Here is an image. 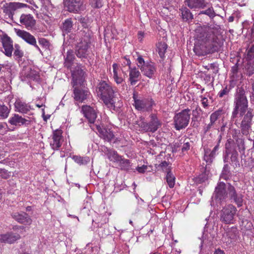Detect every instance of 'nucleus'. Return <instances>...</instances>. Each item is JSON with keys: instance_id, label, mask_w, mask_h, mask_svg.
Masks as SVG:
<instances>
[{"instance_id": "nucleus-21", "label": "nucleus", "mask_w": 254, "mask_h": 254, "mask_svg": "<svg viewBox=\"0 0 254 254\" xmlns=\"http://www.w3.org/2000/svg\"><path fill=\"white\" fill-rule=\"evenodd\" d=\"M74 87L73 94L74 99L79 102H83L89 95V91L86 89H82L77 86Z\"/></svg>"}, {"instance_id": "nucleus-40", "label": "nucleus", "mask_w": 254, "mask_h": 254, "mask_svg": "<svg viewBox=\"0 0 254 254\" xmlns=\"http://www.w3.org/2000/svg\"><path fill=\"white\" fill-rule=\"evenodd\" d=\"M118 162H120V166L121 168V169L126 171H128L131 169V163L129 160L125 159L123 158L122 157L121 160Z\"/></svg>"}, {"instance_id": "nucleus-63", "label": "nucleus", "mask_w": 254, "mask_h": 254, "mask_svg": "<svg viewBox=\"0 0 254 254\" xmlns=\"http://www.w3.org/2000/svg\"><path fill=\"white\" fill-rule=\"evenodd\" d=\"M147 169L148 167L146 165H143L141 167H138L136 170L140 173H143L147 171Z\"/></svg>"}, {"instance_id": "nucleus-5", "label": "nucleus", "mask_w": 254, "mask_h": 254, "mask_svg": "<svg viewBox=\"0 0 254 254\" xmlns=\"http://www.w3.org/2000/svg\"><path fill=\"white\" fill-rule=\"evenodd\" d=\"M234 141L229 139H228L225 144V150L223 154V161L224 163H229L233 166L237 167L239 166V161L238 159L239 154L235 148V146H232V143Z\"/></svg>"}, {"instance_id": "nucleus-28", "label": "nucleus", "mask_w": 254, "mask_h": 254, "mask_svg": "<svg viewBox=\"0 0 254 254\" xmlns=\"http://www.w3.org/2000/svg\"><path fill=\"white\" fill-rule=\"evenodd\" d=\"M140 68L142 73L149 78L152 76L156 70L152 64H141Z\"/></svg>"}, {"instance_id": "nucleus-56", "label": "nucleus", "mask_w": 254, "mask_h": 254, "mask_svg": "<svg viewBox=\"0 0 254 254\" xmlns=\"http://www.w3.org/2000/svg\"><path fill=\"white\" fill-rule=\"evenodd\" d=\"M245 68L247 71V74L249 76L254 73V64H245Z\"/></svg>"}, {"instance_id": "nucleus-9", "label": "nucleus", "mask_w": 254, "mask_h": 254, "mask_svg": "<svg viewBox=\"0 0 254 254\" xmlns=\"http://www.w3.org/2000/svg\"><path fill=\"white\" fill-rule=\"evenodd\" d=\"M134 105L136 110L143 112H149L152 110V106L155 104L151 98L137 99L134 94L133 96Z\"/></svg>"}, {"instance_id": "nucleus-42", "label": "nucleus", "mask_w": 254, "mask_h": 254, "mask_svg": "<svg viewBox=\"0 0 254 254\" xmlns=\"http://www.w3.org/2000/svg\"><path fill=\"white\" fill-rule=\"evenodd\" d=\"M114 78L116 82L119 84L124 81V78L118 72V64H113Z\"/></svg>"}, {"instance_id": "nucleus-12", "label": "nucleus", "mask_w": 254, "mask_h": 254, "mask_svg": "<svg viewBox=\"0 0 254 254\" xmlns=\"http://www.w3.org/2000/svg\"><path fill=\"white\" fill-rule=\"evenodd\" d=\"M215 199L222 202L228 197V191H227V185L221 182L217 184L215 187L213 194Z\"/></svg>"}, {"instance_id": "nucleus-2", "label": "nucleus", "mask_w": 254, "mask_h": 254, "mask_svg": "<svg viewBox=\"0 0 254 254\" xmlns=\"http://www.w3.org/2000/svg\"><path fill=\"white\" fill-rule=\"evenodd\" d=\"M98 94L107 107L111 110L117 111L122 106V102L115 97V91L112 87L105 81L101 82L98 87Z\"/></svg>"}, {"instance_id": "nucleus-59", "label": "nucleus", "mask_w": 254, "mask_h": 254, "mask_svg": "<svg viewBox=\"0 0 254 254\" xmlns=\"http://www.w3.org/2000/svg\"><path fill=\"white\" fill-rule=\"evenodd\" d=\"M168 164H169L168 162H167L166 161H164L158 165V167L161 168L163 171H166L167 172L169 170L167 169H169V170H171L170 168H167Z\"/></svg>"}, {"instance_id": "nucleus-45", "label": "nucleus", "mask_w": 254, "mask_h": 254, "mask_svg": "<svg viewBox=\"0 0 254 254\" xmlns=\"http://www.w3.org/2000/svg\"><path fill=\"white\" fill-rule=\"evenodd\" d=\"M215 158L214 156H212L211 154L210 153V149L204 148V160L205 161L207 167H209L213 161V159Z\"/></svg>"}, {"instance_id": "nucleus-51", "label": "nucleus", "mask_w": 254, "mask_h": 254, "mask_svg": "<svg viewBox=\"0 0 254 254\" xmlns=\"http://www.w3.org/2000/svg\"><path fill=\"white\" fill-rule=\"evenodd\" d=\"M14 57L16 60L19 59L23 56V52L20 49V46L18 44L14 45Z\"/></svg>"}, {"instance_id": "nucleus-64", "label": "nucleus", "mask_w": 254, "mask_h": 254, "mask_svg": "<svg viewBox=\"0 0 254 254\" xmlns=\"http://www.w3.org/2000/svg\"><path fill=\"white\" fill-rule=\"evenodd\" d=\"M190 143L189 142L185 143L182 147V151L185 152L189 150L190 149Z\"/></svg>"}, {"instance_id": "nucleus-18", "label": "nucleus", "mask_w": 254, "mask_h": 254, "mask_svg": "<svg viewBox=\"0 0 254 254\" xmlns=\"http://www.w3.org/2000/svg\"><path fill=\"white\" fill-rule=\"evenodd\" d=\"M11 217L17 222L24 224L30 225L32 220L29 215L24 212H13L11 214Z\"/></svg>"}, {"instance_id": "nucleus-30", "label": "nucleus", "mask_w": 254, "mask_h": 254, "mask_svg": "<svg viewBox=\"0 0 254 254\" xmlns=\"http://www.w3.org/2000/svg\"><path fill=\"white\" fill-rule=\"evenodd\" d=\"M210 175L209 167H207V165H205V168H203L202 173L196 178V182L198 183L204 182L208 180V178L210 177Z\"/></svg>"}, {"instance_id": "nucleus-10", "label": "nucleus", "mask_w": 254, "mask_h": 254, "mask_svg": "<svg viewBox=\"0 0 254 254\" xmlns=\"http://www.w3.org/2000/svg\"><path fill=\"white\" fill-rule=\"evenodd\" d=\"M227 191H228V197L231 202L235 203L238 207L243 205L244 201V195L240 192H238L235 187L231 184H227Z\"/></svg>"}, {"instance_id": "nucleus-47", "label": "nucleus", "mask_w": 254, "mask_h": 254, "mask_svg": "<svg viewBox=\"0 0 254 254\" xmlns=\"http://www.w3.org/2000/svg\"><path fill=\"white\" fill-rule=\"evenodd\" d=\"M204 69L203 72L206 74L207 71H210V72L216 74L218 72V67L217 64H207L203 66Z\"/></svg>"}, {"instance_id": "nucleus-27", "label": "nucleus", "mask_w": 254, "mask_h": 254, "mask_svg": "<svg viewBox=\"0 0 254 254\" xmlns=\"http://www.w3.org/2000/svg\"><path fill=\"white\" fill-rule=\"evenodd\" d=\"M14 106L17 111L25 114L29 112L31 109L30 105L19 100L16 101Z\"/></svg>"}, {"instance_id": "nucleus-49", "label": "nucleus", "mask_w": 254, "mask_h": 254, "mask_svg": "<svg viewBox=\"0 0 254 254\" xmlns=\"http://www.w3.org/2000/svg\"><path fill=\"white\" fill-rule=\"evenodd\" d=\"M205 14L208 15L211 19L213 18L215 15V12L212 7H210L205 10H202L199 13V15Z\"/></svg>"}, {"instance_id": "nucleus-34", "label": "nucleus", "mask_w": 254, "mask_h": 254, "mask_svg": "<svg viewBox=\"0 0 254 254\" xmlns=\"http://www.w3.org/2000/svg\"><path fill=\"white\" fill-rule=\"evenodd\" d=\"M252 123L250 121L242 120L241 124V132L244 135H248L251 129Z\"/></svg>"}, {"instance_id": "nucleus-7", "label": "nucleus", "mask_w": 254, "mask_h": 254, "mask_svg": "<svg viewBox=\"0 0 254 254\" xmlns=\"http://www.w3.org/2000/svg\"><path fill=\"white\" fill-rule=\"evenodd\" d=\"M237 212V208L232 204L226 205L220 211V221L226 224H234Z\"/></svg>"}, {"instance_id": "nucleus-6", "label": "nucleus", "mask_w": 254, "mask_h": 254, "mask_svg": "<svg viewBox=\"0 0 254 254\" xmlns=\"http://www.w3.org/2000/svg\"><path fill=\"white\" fill-rule=\"evenodd\" d=\"M190 110L185 109L175 114L173 118V124L177 130L185 128L189 125L190 119Z\"/></svg>"}, {"instance_id": "nucleus-60", "label": "nucleus", "mask_w": 254, "mask_h": 254, "mask_svg": "<svg viewBox=\"0 0 254 254\" xmlns=\"http://www.w3.org/2000/svg\"><path fill=\"white\" fill-rule=\"evenodd\" d=\"M140 127L143 129V130H145V131L150 132V127L148 123L142 122L141 124Z\"/></svg>"}, {"instance_id": "nucleus-8", "label": "nucleus", "mask_w": 254, "mask_h": 254, "mask_svg": "<svg viewBox=\"0 0 254 254\" xmlns=\"http://www.w3.org/2000/svg\"><path fill=\"white\" fill-rule=\"evenodd\" d=\"M74 64H66L67 68L69 69L72 77L73 87L81 86L83 84L85 78V72L84 69L80 66L77 65L75 67H73Z\"/></svg>"}, {"instance_id": "nucleus-14", "label": "nucleus", "mask_w": 254, "mask_h": 254, "mask_svg": "<svg viewBox=\"0 0 254 254\" xmlns=\"http://www.w3.org/2000/svg\"><path fill=\"white\" fill-rule=\"evenodd\" d=\"M64 3L69 12H78L84 9L83 0H64Z\"/></svg>"}, {"instance_id": "nucleus-43", "label": "nucleus", "mask_w": 254, "mask_h": 254, "mask_svg": "<svg viewBox=\"0 0 254 254\" xmlns=\"http://www.w3.org/2000/svg\"><path fill=\"white\" fill-rule=\"evenodd\" d=\"M73 160L79 165H85L89 162L90 159L88 157H81L80 156L73 155Z\"/></svg>"}, {"instance_id": "nucleus-29", "label": "nucleus", "mask_w": 254, "mask_h": 254, "mask_svg": "<svg viewBox=\"0 0 254 254\" xmlns=\"http://www.w3.org/2000/svg\"><path fill=\"white\" fill-rule=\"evenodd\" d=\"M18 7L17 3L15 2H9L3 5V12L7 14L9 17H12L14 11Z\"/></svg>"}, {"instance_id": "nucleus-57", "label": "nucleus", "mask_w": 254, "mask_h": 254, "mask_svg": "<svg viewBox=\"0 0 254 254\" xmlns=\"http://www.w3.org/2000/svg\"><path fill=\"white\" fill-rule=\"evenodd\" d=\"M222 136L221 135H220L219 137V139L218 140V142L217 145L215 146V147L213 148L212 150H211L210 149V153L211 154L212 156H215L216 155V152L218 150L219 146V143L221 140Z\"/></svg>"}, {"instance_id": "nucleus-36", "label": "nucleus", "mask_w": 254, "mask_h": 254, "mask_svg": "<svg viewBox=\"0 0 254 254\" xmlns=\"http://www.w3.org/2000/svg\"><path fill=\"white\" fill-rule=\"evenodd\" d=\"M73 23L70 18L64 20L63 24L62 30L64 33H69L72 29Z\"/></svg>"}, {"instance_id": "nucleus-41", "label": "nucleus", "mask_w": 254, "mask_h": 254, "mask_svg": "<svg viewBox=\"0 0 254 254\" xmlns=\"http://www.w3.org/2000/svg\"><path fill=\"white\" fill-rule=\"evenodd\" d=\"M166 181L170 188H174L175 183V177L171 172V170H168L166 176Z\"/></svg>"}, {"instance_id": "nucleus-62", "label": "nucleus", "mask_w": 254, "mask_h": 254, "mask_svg": "<svg viewBox=\"0 0 254 254\" xmlns=\"http://www.w3.org/2000/svg\"><path fill=\"white\" fill-rule=\"evenodd\" d=\"M111 32L110 34V37L112 39H117V35H118V32L117 30L114 27H112L111 29Z\"/></svg>"}, {"instance_id": "nucleus-61", "label": "nucleus", "mask_w": 254, "mask_h": 254, "mask_svg": "<svg viewBox=\"0 0 254 254\" xmlns=\"http://www.w3.org/2000/svg\"><path fill=\"white\" fill-rule=\"evenodd\" d=\"M39 43L41 45L43 46V47H45L46 48H47L49 47V43L46 39H44V38L40 39L39 40Z\"/></svg>"}, {"instance_id": "nucleus-50", "label": "nucleus", "mask_w": 254, "mask_h": 254, "mask_svg": "<svg viewBox=\"0 0 254 254\" xmlns=\"http://www.w3.org/2000/svg\"><path fill=\"white\" fill-rule=\"evenodd\" d=\"M109 158L111 159H114L115 161L118 162L121 160L122 156H120L117 151L114 150H109Z\"/></svg>"}, {"instance_id": "nucleus-26", "label": "nucleus", "mask_w": 254, "mask_h": 254, "mask_svg": "<svg viewBox=\"0 0 254 254\" xmlns=\"http://www.w3.org/2000/svg\"><path fill=\"white\" fill-rule=\"evenodd\" d=\"M150 120L148 122L150 127V132H154L161 126V123L157 118L155 114H152L150 115Z\"/></svg>"}, {"instance_id": "nucleus-39", "label": "nucleus", "mask_w": 254, "mask_h": 254, "mask_svg": "<svg viewBox=\"0 0 254 254\" xmlns=\"http://www.w3.org/2000/svg\"><path fill=\"white\" fill-rule=\"evenodd\" d=\"M158 54L162 59L165 57V54L168 48L167 45L164 42H159L157 45Z\"/></svg>"}, {"instance_id": "nucleus-24", "label": "nucleus", "mask_w": 254, "mask_h": 254, "mask_svg": "<svg viewBox=\"0 0 254 254\" xmlns=\"http://www.w3.org/2000/svg\"><path fill=\"white\" fill-rule=\"evenodd\" d=\"M185 4L191 9H202L207 6L205 0H185Z\"/></svg>"}, {"instance_id": "nucleus-1", "label": "nucleus", "mask_w": 254, "mask_h": 254, "mask_svg": "<svg viewBox=\"0 0 254 254\" xmlns=\"http://www.w3.org/2000/svg\"><path fill=\"white\" fill-rule=\"evenodd\" d=\"M223 44L220 26L210 23L201 28L195 42L193 51L197 56H203L219 50Z\"/></svg>"}, {"instance_id": "nucleus-48", "label": "nucleus", "mask_w": 254, "mask_h": 254, "mask_svg": "<svg viewBox=\"0 0 254 254\" xmlns=\"http://www.w3.org/2000/svg\"><path fill=\"white\" fill-rule=\"evenodd\" d=\"M8 244L14 243L16 241L20 238V236L17 233L9 232L6 233Z\"/></svg>"}, {"instance_id": "nucleus-16", "label": "nucleus", "mask_w": 254, "mask_h": 254, "mask_svg": "<svg viewBox=\"0 0 254 254\" xmlns=\"http://www.w3.org/2000/svg\"><path fill=\"white\" fill-rule=\"evenodd\" d=\"M3 51L2 52L7 57H11L13 50V42L6 34L2 35L0 38Z\"/></svg>"}, {"instance_id": "nucleus-32", "label": "nucleus", "mask_w": 254, "mask_h": 254, "mask_svg": "<svg viewBox=\"0 0 254 254\" xmlns=\"http://www.w3.org/2000/svg\"><path fill=\"white\" fill-rule=\"evenodd\" d=\"M235 84L233 81H231L229 84L226 85L225 87L221 90L218 93V96L219 98H223L225 96L228 95L230 91L234 87Z\"/></svg>"}, {"instance_id": "nucleus-37", "label": "nucleus", "mask_w": 254, "mask_h": 254, "mask_svg": "<svg viewBox=\"0 0 254 254\" xmlns=\"http://www.w3.org/2000/svg\"><path fill=\"white\" fill-rule=\"evenodd\" d=\"M231 174L230 167L228 164L226 163L224 165L220 178L222 179L228 180L231 177Z\"/></svg>"}, {"instance_id": "nucleus-44", "label": "nucleus", "mask_w": 254, "mask_h": 254, "mask_svg": "<svg viewBox=\"0 0 254 254\" xmlns=\"http://www.w3.org/2000/svg\"><path fill=\"white\" fill-rule=\"evenodd\" d=\"M227 235L232 240H236L239 236V231L236 227L231 228L228 232Z\"/></svg>"}, {"instance_id": "nucleus-25", "label": "nucleus", "mask_w": 254, "mask_h": 254, "mask_svg": "<svg viewBox=\"0 0 254 254\" xmlns=\"http://www.w3.org/2000/svg\"><path fill=\"white\" fill-rule=\"evenodd\" d=\"M20 22L24 25L27 29H29L34 26L35 20L30 14H22L20 18Z\"/></svg>"}, {"instance_id": "nucleus-22", "label": "nucleus", "mask_w": 254, "mask_h": 254, "mask_svg": "<svg viewBox=\"0 0 254 254\" xmlns=\"http://www.w3.org/2000/svg\"><path fill=\"white\" fill-rule=\"evenodd\" d=\"M95 129H96L100 134L101 137L105 140L111 141L114 137V134L110 129L103 128L99 124L97 123L95 126Z\"/></svg>"}, {"instance_id": "nucleus-33", "label": "nucleus", "mask_w": 254, "mask_h": 254, "mask_svg": "<svg viewBox=\"0 0 254 254\" xmlns=\"http://www.w3.org/2000/svg\"><path fill=\"white\" fill-rule=\"evenodd\" d=\"M200 111H201V109L197 107L192 111V117L190 123V126L192 127L196 128L199 126V124L197 118Z\"/></svg>"}, {"instance_id": "nucleus-53", "label": "nucleus", "mask_w": 254, "mask_h": 254, "mask_svg": "<svg viewBox=\"0 0 254 254\" xmlns=\"http://www.w3.org/2000/svg\"><path fill=\"white\" fill-rule=\"evenodd\" d=\"M253 110L252 109H248L247 113H244V115L243 116V120H246V121H250V122L252 121L253 118L254 116V114L253 113Z\"/></svg>"}, {"instance_id": "nucleus-17", "label": "nucleus", "mask_w": 254, "mask_h": 254, "mask_svg": "<svg viewBox=\"0 0 254 254\" xmlns=\"http://www.w3.org/2000/svg\"><path fill=\"white\" fill-rule=\"evenodd\" d=\"M223 113V110L219 109L212 113L210 116V122L204 127L205 133L209 131L212 129H216V124L217 120L220 118Z\"/></svg>"}, {"instance_id": "nucleus-31", "label": "nucleus", "mask_w": 254, "mask_h": 254, "mask_svg": "<svg viewBox=\"0 0 254 254\" xmlns=\"http://www.w3.org/2000/svg\"><path fill=\"white\" fill-rule=\"evenodd\" d=\"M234 138L235 139V145L234 146H237L239 152L241 154L242 153L245 152V141L244 139L242 137L240 138L238 135H235L233 136Z\"/></svg>"}, {"instance_id": "nucleus-46", "label": "nucleus", "mask_w": 254, "mask_h": 254, "mask_svg": "<svg viewBox=\"0 0 254 254\" xmlns=\"http://www.w3.org/2000/svg\"><path fill=\"white\" fill-rule=\"evenodd\" d=\"M9 109L3 103H0V119H5L8 117Z\"/></svg>"}, {"instance_id": "nucleus-11", "label": "nucleus", "mask_w": 254, "mask_h": 254, "mask_svg": "<svg viewBox=\"0 0 254 254\" xmlns=\"http://www.w3.org/2000/svg\"><path fill=\"white\" fill-rule=\"evenodd\" d=\"M61 129H56L53 131L50 141V145L54 150H59L64 141Z\"/></svg>"}, {"instance_id": "nucleus-35", "label": "nucleus", "mask_w": 254, "mask_h": 254, "mask_svg": "<svg viewBox=\"0 0 254 254\" xmlns=\"http://www.w3.org/2000/svg\"><path fill=\"white\" fill-rule=\"evenodd\" d=\"M128 68L130 69L129 80L130 81V83L131 85L135 84V82L137 81L136 79L140 75V72L135 68H131L129 66H128Z\"/></svg>"}, {"instance_id": "nucleus-15", "label": "nucleus", "mask_w": 254, "mask_h": 254, "mask_svg": "<svg viewBox=\"0 0 254 254\" xmlns=\"http://www.w3.org/2000/svg\"><path fill=\"white\" fill-rule=\"evenodd\" d=\"M14 31L16 35L24 40L27 43L34 46L38 50L40 51V49L36 44L35 38L29 32L20 29L14 28Z\"/></svg>"}, {"instance_id": "nucleus-52", "label": "nucleus", "mask_w": 254, "mask_h": 254, "mask_svg": "<svg viewBox=\"0 0 254 254\" xmlns=\"http://www.w3.org/2000/svg\"><path fill=\"white\" fill-rule=\"evenodd\" d=\"M3 161H0L2 163ZM10 176V172L5 169L0 168V177L3 179H7Z\"/></svg>"}, {"instance_id": "nucleus-54", "label": "nucleus", "mask_w": 254, "mask_h": 254, "mask_svg": "<svg viewBox=\"0 0 254 254\" xmlns=\"http://www.w3.org/2000/svg\"><path fill=\"white\" fill-rule=\"evenodd\" d=\"M90 4L93 8H99L103 6V0H90Z\"/></svg>"}, {"instance_id": "nucleus-20", "label": "nucleus", "mask_w": 254, "mask_h": 254, "mask_svg": "<svg viewBox=\"0 0 254 254\" xmlns=\"http://www.w3.org/2000/svg\"><path fill=\"white\" fill-rule=\"evenodd\" d=\"M22 76L30 79H36L38 75L39 72L35 70V66L32 64L25 65L21 72Z\"/></svg>"}, {"instance_id": "nucleus-3", "label": "nucleus", "mask_w": 254, "mask_h": 254, "mask_svg": "<svg viewBox=\"0 0 254 254\" xmlns=\"http://www.w3.org/2000/svg\"><path fill=\"white\" fill-rule=\"evenodd\" d=\"M82 25L86 30L82 33V37L80 42L77 45L76 55L79 58H86L90 52V47L92 32L88 30L89 20L87 17H81L79 19Z\"/></svg>"}, {"instance_id": "nucleus-23", "label": "nucleus", "mask_w": 254, "mask_h": 254, "mask_svg": "<svg viewBox=\"0 0 254 254\" xmlns=\"http://www.w3.org/2000/svg\"><path fill=\"white\" fill-rule=\"evenodd\" d=\"M9 123L14 126H28L30 124L31 121L29 120L22 118L18 114H14L13 116L9 119Z\"/></svg>"}, {"instance_id": "nucleus-19", "label": "nucleus", "mask_w": 254, "mask_h": 254, "mask_svg": "<svg viewBox=\"0 0 254 254\" xmlns=\"http://www.w3.org/2000/svg\"><path fill=\"white\" fill-rule=\"evenodd\" d=\"M241 163L244 168H247L252 171L253 168H254V159L252 154L248 153L245 154V152L241 154Z\"/></svg>"}, {"instance_id": "nucleus-13", "label": "nucleus", "mask_w": 254, "mask_h": 254, "mask_svg": "<svg viewBox=\"0 0 254 254\" xmlns=\"http://www.w3.org/2000/svg\"><path fill=\"white\" fill-rule=\"evenodd\" d=\"M81 112L89 123L93 125L90 126L91 128L95 130V124H94V123L97 117L96 110L90 106L83 105L81 108Z\"/></svg>"}, {"instance_id": "nucleus-38", "label": "nucleus", "mask_w": 254, "mask_h": 254, "mask_svg": "<svg viewBox=\"0 0 254 254\" xmlns=\"http://www.w3.org/2000/svg\"><path fill=\"white\" fill-rule=\"evenodd\" d=\"M180 10L181 11L182 17L184 20L187 21L193 19V15L188 8L184 7H182Z\"/></svg>"}, {"instance_id": "nucleus-4", "label": "nucleus", "mask_w": 254, "mask_h": 254, "mask_svg": "<svg viewBox=\"0 0 254 254\" xmlns=\"http://www.w3.org/2000/svg\"><path fill=\"white\" fill-rule=\"evenodd\" d=\"M243 87H238L234 100V108L232 113L231 119L235 124L237 122V117L240 112V116H243L248 109V101Z\"/></svg>"}, {"instance_id": "nucleus-58", "label": "nucleus", "mask_w": 254, "mask_h": 254, "mask_svg": "<svg viewBox=\"0 0 254 254\" xmlns=\"http://www.w3.org/2000/svg\"><path fill=\"white\" fill-rule=\"evenodd\" d=\"M247 58L249 60L254 59V45H252L251 48L248 50Z\"/></svg>"}, {"instance_id": "nucleus-55", "label": "nucleus", "mask_w": 254, "mask_h": 254, "mask_svg": "<svg viewBox=\"0 0 254 254\" xmlns=\"http://www.w3.org/2000/svg\"><path fill=\"white\" fill-rule=\"evenodd\" d=\"M74 59L75 56L73 51H68L65 58V63L66 64H70V63L73 61Z\"/></svg>"}]
</instances>
